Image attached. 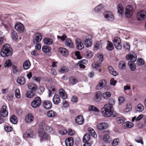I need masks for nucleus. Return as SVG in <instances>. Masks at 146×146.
<instances>
[{
    "instance_id": "1",
    "label": "nucleus",
    "mask_w": 146,
    "mask_h": 146,
    "mask_svg": "<svg viewBox=\"0 0 146 146\" xmlns=\"http://www.w3.org/2000/svg\"><path fill=\"white\" fill-rule=\"evenodd\" d=\"M126 59L129 61L128 63V64L132 71H134L136 69V66L133 62H135L136 60V55L133 52H130L128 55L126 56Z\"/></svg>"
},
{
    "instance_id": "55",
    "label": "nucleus",
    "mask_w": 146,
    "mask_h": 146,
    "mask_svg": "<svg viewBox=\"0 0 146 146\" xmlns=\"http://www.w3.org/2000/svg\"><path fill=\"white\" fill-rule=\"evenodd\" d=\"M68 71V69L67 67L64 66L59 70V71L61 73H64L67 72Z\"/></svg>"
},
{
    "instance_id": "25",
    "label": "nucleus",
    "mask_w": 146,
    "mask_h": 146,
    "mask_svg": "<svg viewBox=\"0 0 146 146\" xmlns=\"http://www.w3.org/2000/svg\"><path fill=\"white\" fill-rule=\"evenodd\" d=\"M102 96V92L100 91L97 92L94 98V100L97 102H99L101 100Z\"/></svg>"
},
{
    "instance_id": "13",
    "label": "nucleus",
    "mask_w": 146,
    "mask_h": 146,
    "mask_svg": "<svg viewBox=\"0 0 146 146\" xmlns=\"http://www.w3.org/2000/svg\"><path fill=\"white\" fill-rule=\"evenodd\" d=\"M42 36L41 34L39 33H36L35 36V37L33 39V42L35 44L40 42L42 40Z\"/></svg>"
},
{
    "instance_id": "30",
    "label": "nucleus",
    "mask_w": 146,
    "mask_h": 146,
    "mask_svg": "<svg viewBox=\"0 0 146 146\" xmlns=\"http://www.w3.org/2000/svg\"><path fill=\"white\" fill-rule=\"evenodd\" d=\"M108 70L110 73L115 76H116L118 74V73L114 70L113 68L111 66H109L108 67Z\"/></svg>"
},
{
    "instance_id": "27",
    "label": "nucleus",
    "mask_w": 146,
    "mask_h": 146,
    "mask_svg": "<svg viewBox=\"0 0 146 146\" xmlns=\"http://www.w3.org/2000/svg\"><path fill=\"white\" fill-rule=\"evenodd\" d=\"M59 95L62 98L65 99L67 98V95L65 91L63 89L59 90Z\"/></svg>"
},
{
    "instance_id": "28",
    "label": "nucleus",
    "mask_w": 146,
    "mask_h": 146,
    "mask_svg": "<svg viewBox=\"0 0 146 146\" xmlns=\"http://www.w3.org/2000/svg\"><path fill=\"white\" fill-rule=\"evenodd\" d=\"M65 44L66 46H68L70 48H73L74 47V44L70 39H66L65 41Z\"/></svg>"
},
{
    "instance_id": "2",
    "label": "nucleus",
    "mask_w": 146,
    "mask_h": 146,
    "mask_svg": "<svg viewBox=\"0 0 146 146\" xmlns=\"http://www.w3.org/2000/svg\"><path fill=\"white\" fill-rule=\"evenodd\" d=\"M12 54L13 51L10 45L6 44L3 46L0 52V54L2 57H7Z\"/></svg>"
},
{
    "instance_id": "26",
    "label": "nucleus",
    "mask_w": 146,
    "mask_h": 146,
    "mask_svg": "<svg viewBox=\"0 0 146 146\" xmlns=\"http://www.w3.org/2000/svg\"><path fill=\"white\" fill-rule=\"evenodd\" d=\"M52 101L54 104H58L60 102V99L59 96L56 94H55L53 96Z\"/></svg>"
},
{
    "instance_id": "59",
    "label": "nucleus",
    "mask_w": 146,
    "mask_h": 146,
    "mask_svg": "<svg viewBox=\"0 0 146 146\" xmlns=\"http://www.w3.org/2000/svg\"><path fill=\"white\" fill-rule=\"evenodd\" d=\"M102 45L101 42H97L95 44L94 47L96 49H98L102 47Z\"/></svg>"
},
{
    "instance_id": "64",
    "label": "nucleus",
    "mask_w": 146,
    "mask_h": 146,
    "mask_svg": "<svg viewBox=\"0 0 146 146\" xmlns=\"http://www.w3.org/2000/svg\"><path fill=\"white\" fill-rule=\"evenodd\" d=\"M59 132L60 134L64 135L67 133V131L64 128H63L62 129L59 130Z\"/></svg>"
},
{
    "instance_id": "48",
    "label": "nucleus",
    "mask_w": 146,
    "mask_h": 146,
    "mask_svg": "<svg viewBox=\"0 0 146 146\" xmlns=\"http://www.w3.org/2000/svg\"><path fill=\"white\" fill-rule=\"evenodd\" d=\"M126 67V64L125 62L123 61H120L119 64V68L121 70H124Z\"/></svg>"
},
{
    "instance_id": "50",
    "label": "nucleus",
    "mask_w": 146,
    "mask_h": 146,
    "mask_svg": "<svg viewBox=\"0 0 146 146\" xmlns=\"http://www.w3.org/2000/svg\"><path fill=\"white\" fill-rule=\"evenodd\" d=\"M144 110V107L143 104H139L137 105V112H141Z\"/></svg>"
},
{
    "instance_id": "16",
    "label": "nucleus",
    "mask_w": 146,
    "mask_h": 146,
    "mask_svg": "<svg viewBox=\"0 0 146 146\" xmlns=\"http://www.w3.org/2000/svg\"><path fill=\"white\" fill-rule=\"evenodd\" d=\"M75 121L77 124L79 125H82L84 123V120L83 119L82 115H79L76 118Z\"/></svg>"
},
{
    "instance_id": "32",
    "label": "nucleus",
    "mask_w": 146,
    "mask_h": 146,
    "mask_svg": "<svg viewBox=\"0 0 146 146\" xmlns=\"http://www.w3.org/2000/svg\"><path fill=\"white\" fill-rule=\"evenodd\" d=\"M47 114L48 117L51 118L57 115L56 113L53 110L48 111L47 113Z\"/></svg>"
},
{
    "instance_id": "49",
    "label": "nucleus",
    "mask_w": 146,
    "mask_h": 146,
    "mask_svg": "<svg viewBox=\"0 0 146 146\" xmlns=\"http://www.w3.org/2000/svg\"><path fill=\"white\" fill-rule=\"evenodd\" d=\"M103 8V6L102 5H100L97 6L94 9L95 12H98L102 10Z\"/></svg>"
},
{
    "instance_id": "41",
    "label": "nucleus",
    "mask_w": 146,
    "mask_h": 146,
    "mask_svg": "<svg viewBox=\"0 0 146 146\" xmlns=\"http://www.w3.org/2000/svg\"><path fill=\"white\" fill-rule=\"evenodd\" d=\"M17 82L20 85H23L25 83V80L23 77H19L17 80Z\"/></svg>"
},
{
    "instance_id": "12",
    "label": "nucleus",
    "mask_w": 146,
    "mask_h": 146,
    "mask_svg": "<svg viewBox=\"0 0 146 146\" xmlns=\"http://www.w3.org/2000/svg\"><path fill=\"white\" fill-rule=\"evenodd\" d=\"M75 44L77 49L79 50H81L84 47V45L81 40L78 38L75 40Z\"/></svg>"
},
{
    "instance_id": "21",
    "label": "nucleus",
    "mask_w": 146,
    "mask_h": 146,
    "mask_svg": "<svg viewBox=\"0 0 146 146\" xmlns=\"http://www.w3.org/2000/svg\"><path fill=\"white\" fill-rule=\"evenodd\" d=\"M73 143V139L72 137L68 138L65 141V144L66 146H72Z\"/></svg>"
},
{
    "instance_id": "39",
    "label": "nucleus",
    "mask_w": 146,
    "mask_h": 146,
    "mask_svg": "<svg viewBox=\"0 0 146 146\" xmlns=\"http://www.w3.org/2000/svg\"><path fill=\"white\" fill-rule=\"evenodd\" d=\"M10 120L11 123L14 124H16L17 122V118L14 115L11 116L10 119Z\"/></svg>"
},
{
    "instance_id": "6",
    "label": "nucleus",
    "mask_w": 146,
    "mask_h": 146,
    "mask_svg": "<svg viewBox=\"0 0 146 146\" xmlns=\"http://www.w3.org/2000/svg\"><path fill=\"white\" fill-rule=\"evenodd\" d=\"M133 13V8L130 5H127L125 11V16L128 18L132 16Z\"/></svg>"
},
{
    "instance_id": "34",
    "label": "nucleus",
    "mask_w": 146,
    "mask_h": 146,
    "mask_svg": "<svg viewBox=\"0 0 146 146\" xmlns=\"http://www.w3.org/2000/svg\"><path fill=\"white\" fill-rule=\"evenodd\" d=\"M43 42L44 44L50 45L52 44L53 43L52 40L50 38H45L43 39Z\"/></svg>"
},
{
    "instance_id": "43",
    "label": "nucleus",
    "mask_w": 146,
    "mask_h": 146,
    "mask_svg": "<svg viewBox=\"0 0 146 146\" xmlns=\"http://www.w3.org/2000/svg\"><path fill=\"white\" fill-rule=\"evenodd\" d=\"M48 132L51 134H53L54 133V131L53 129L47 125L45 126L44 128Z\"/></svg>"
},
{
    "instance_id": "33",
    "label": "nucleus",
    "mask_w": 146,
    "mask_h": 146,
    "mask_svg": "<svg viewBox=\"0 0 146 146\" xmlns=\"http://www.w3.org/2000/svg\"><path fill=\"white\" fill-rule=\"evenodd\" d=\"M51 50V48L48 46L45 45L42 46V50L45 53H49L50 52Z\"/></svg>"
},
{
    "instance_id": "35",
    "label": "nucleus",
    "mask_w": 146,
    "mask_h": 146,
    "mask_svg": "<svg viewBox=\"0 0 146 146\" xmlns=\"http://www.w3.org/2000/svg\"><path fill=\"white\" fill-rule=\"evenodd\" d=\"M90 135L94 138H96L97 135L94 130L92 128H89L88 129Z\"/></svg>"
},
{
    "instance_id": "46",
    "label": "nucleus",
    "mask_w": 146,
    "mask_h": 146,
    "mask_svg": "<svg viewBox=\"0 0 146 146\" xmlns=\"http://www.w3.org/2000/svg\"><path fill=\"white\" fill-rule=\"evenodd\" d=\"M90 135L88 133L86 134L83 137V141L84 142H86L90 140Z\"/></svg>"
},
{
    "instance_id": "54",
    "label": "nucleus",
    "mask_w": 146,
    "mask_h": 146,
    "mask_svg": "<svg viewBox=\"0 0 146 146\" xmlns=\"http://www.w3.org/2000/svg\"><path fill=\"white\" fill-rule=\"evenodd\" d=\"M132 108V106L131 104H127L126 105V108L124 110V111L125 112H128L130 111Z\"/></svg>"
},
{
    "instance_id": "51",
    "label": "nucleus",
    "mask_w": 146,
    "mask_h": 146,
    "mask_svg": "<svg viewBox=\"0 0 146 146\" xmlns=\"http://www.w3.org/2000/svg\"><path fill=\"white\" fill-rule=\"evenodd\" d=\"M115 101L113 99H110L109 101V103L108 104H106V105H109L108 106H111L114 105L115 104Z\"/></svg>"
},
{
    "instance_id": "7",
    "label": "nucleus",
    "mask_w": 146,
    "mask_h": 146,
    "mask_svg": "<svg viewBox=\"0 0 146 146\" xmlns=\"http://www.w3.org/2000/svg\"><path fill=\"white\" fill-rule=\"evenodd\" d=\"M113 43L116 48L121 50L122 48V45L120 38L118 37H115L113 40Z\"/></svg>"
},
{
    "instance_id": "29",
    "label": "nucleus",
    "mask_w": 146,
    "mask_h": 146,
    "mask_svg": "<svg viewBox=\"0 0 146 146\" xmlns=\"http://www.w3.org/2000/svg\"><path fill=\"white\" fill-rule=\"evenodd\" d=\"M69 81V84L72 85H74L78 82V80L74 76L70 77Z\"/></svg>"
},
{
    "instance_id": "36",
    "label": "nucleus",
    "mask_w": 146,
    "mask_h": 146,
    "mask_svg": "<svg viewBox=\"0 0 146 146\" xmlns=\"http://www.w3.org/2000/svg\"><path fill=\"white\" fill-rule=\"evenodd\" d=\"M103 140L107 143H109L111 141V138L108 134L106 133L103 136Z\"/></svg>"
},
{
    "instance_id": "3",
    "label": "nucleus",
    "mask_w": 146,
    "mask_h": 146,
    "mask_svg": "<svg viewBox=\"0 0 146 146\" xmlns=\"http://www.w3.org/2000/svg\"><path fill=\"white\" fill-rule=\"evenodd\" d=\"M109 105H105L102 108L101 112L102 114L105 117H110L113 115L115 117L113 113V111L112 110V107L108 106Z\"/></svg>"
},
{
    "instance_id": "60",
    "label": "nucleus",
    "mask_w": 146,
    "mask_h": 146,
    "mask_svg": "<svg viewBox=\"0 0 146 146\" xmlns=\"http://www.w3.org/2000/svg\"><path fill=\"white\" fill-rule=\"evenodd\" d=\"M116 120L119 123H122L125 121L124 119L122 117H118L117 118Z\"/></svg>"
},
{
    "instance_id": "31",
    "label": "nucleus",
    "mask_w": 146,
    "mask_h": 146,
    "mask_svg": "<svg viewBox=\"0 0 146 146\" xmlns=\"http://www.w3.org/2000/svg\"><path fill=\"white\" fill-rule=\"evenodd\" d=\"M28 87V88L31 91H35L37 88V86L34 84L32 83L29 84Z\"/></svg>"
},
{
    "instance_id": "18",
    "label": "nucleus",
    "mask_w": 146,
    "mask_h": 146,
    "mask_svg": "<svg viewBox=\"0 0 146 146\" xmlns=\"http://www.w3.org/2000/svg\"><path fill=\"white\" fill-rule=\"evenodd\" d=\"M106 84V82L105 80H102L100 81L97 85L96 88L98 90H100L105 86Z\"/></svg>"
},
{
    "instance_id": "40",
    "label": "nucleus",
    "mask_w": 146,
    "mask_h": 146,
    "mask_svg": "<svg viewBox=\"0 0 146 146\" xmlns=\"http://www.w3.org/2000/svg\"><path fill=\"white\" fill-rule=\"evenodd\" d=\"M111 94L110 92H105L103 93L102 96L104 98L107 100L111 96Z\"/></svg>"
},
{
    "instance_id": "11",
    "label": "nucleus",
    "mask_w": 146,
    "mask_h": 146,
    "mask_svg": "<svg viewBox=\"0 0 146 146\" xmlns=\"http://www.w3.org/2000/svg\"><path fill=\"white\" fill-rule=\"evenodd\" d=\"M15 29L18 32L22 33L24 30V26L21 23L17 22L15 25Z\"/></svg>"
},
{
    "instance_id": "45",
    "label": "nucleus",
    "mask_w": 146,
    "mask_h": 146,
    "mask_svg": "<svg viewBox=\"0 0 146 146\" xmlns=\"http://www.w3.org/2000/svg\"><path fill=\"white\" fill-rule=\"evenodd\" d=\"M30 63L28 60H26L23 63V67L24 69H27L30 67Z\"/></svg>"
},
{
    "instance_id": "5",
    "label": "nucleus",
    "mask_w": 146,
    "mask_h": 146,
    "mask_svg": "<svg viewBox=\"0 0 146 146\" xmlns=\"http://www.w3.org/2000/svg\"><path fill=\"white\" fill-rule=\"evenodd\" d=\"M41 100L40 98L37 96L35 98L34 100L31 102L32 106L34 108H36L39 107L41 105Z\"/></svg>"
},
{
    "instance_id": "53",
    "label": "nucleus",
    "mask_w": 146,
    "mask_h": 146,
    "mask_svg": "<svg viewBox=\"0 0 146 146\" xmlns=\"http://www.w3.org/2000/svg\"><path fill=\"white\" fill-rule=\"evenodd\" d=\"M61 104L62 105V109L67 108L69 106V104L68 102L65 100L63 101Z\"/></svg>"
},
{
    "instance_id": "24",
    "label": "nucleus",
    "mask_w": 146,
    "mask_h": 146,
    "mask_svg": "<svg viewBox=\"0 0 146 146\" xmlns=\"http://www.w3.org/2000/svg\"><path fill=\"white\" fill-rule=\"evenodd\" d=\"M118 13L120 15H122L124 13V9L122 5L119 4L117 6Z\"/></svg>"
},
{
    "instance_id": "20",
    "label": "nucleus",
    "mask_w": 146,
    "mask_h": 146,
    "mask_svg": "<svg viewBox=\"0 0 146 146\" xmlns=\"http://www.w3.org/2000/svg\"><path fill=\"white\" fill-rule=\"evenodd\" d=\"M38 134L40 137L43 138L44 139H46V138L47 135L43 128H40L39 129Z\"/></svg>"
},
{
    "instance_id": "14",
    "label": "nucleus",
    "mask_w": 146,
    "mask_h": 146,
    "mask_svg": "<svg viewBox=\"0 0 146 146\" xmlns=\"http://www.w3.org/2000/svg\"><path fill=\"white\" fill-rule=\"evenodd\" d=\"M8 113L7 107L5 106H3L0 110V115L3 117H6L8 115Z\"/></svg>"
},
{
    "instance_id": "56",
    "label": "nucleus",
    "mask_w": 146,
    "mask_h": 146,
    "mask_svg": "<svg viewBox=\"0 0 146 146\" xmlns=\"http://www.w3.org/2000/svg\"><path fill=\"white\" fill-rule=\"evenodd\" d=\"M12 65L11 61L10 60H8L6 61L4 64V66L5 67H8Z\"/></svg>"
},
{
    "instance_id": "37",
    "label": "nucleus",
    "mask_w": 146,
    "mask_h": 146,
    "mask_svg": "<svg viewBox=\"0 0 146 146\" xmlns=\"http://www.w3.org/2000/svg\"><path fill=\"white\" fill-rule=\"evenodd\" d=\"M107 49L109 50H111L114 49V46L113 43L108 40L107 42Z\"/></svg>"
},
{
    "instance_id": "38",
    "label": "nucleus",
    "mask_w": 146,
    "mask_h": 146,
    "mask_svg": "<svg viewBox=\"0 0 146 146\" xmlns=\"http://www.w3.org/2000/svg\"><path fill=\"white\" fill-rule=\"evenodd\" d=\"M11 33L12 39L14 40H16L18 38V35L16 31L12 30L11 31Z\"/></svg>"
},
{
    "instance_id": "8",
    "label": "nucleus",
    "mask_w": 146,
    "mask_h": 146,
    "mask_svg": "<svg viewBox=\"0 0 146 146\" xmlns=\"http://www.w3.org/2000/svg\"><path fill=\"white\" fill-rule=\"evenodd\" d=\"M104 15L107 21H111L113 20L114 17L112 13L109 11H106L104 13Z\"/></svg>"
},
{
    "instance_id": "42",
    "label": "nucleus",
    "mask_w": 146,
    "mask_h": 146,
    "mask_svg": "<svg viewBox=\"0 0 146 146\" xmlns=\"http://www.w3.org/2000/svg\"><path fill=\"white\" fill-rule=\"evenodd\" d=\"M123 47L126 51L128 52L129 51L130 46L129 43L127 42H125L123 44Z\"/></svg>"
},
{
    "instance_id": "22",
    "label": "nucleus",
    "mask_w": 146,
    "mask_h": 146,
    "mask_svg": "<svg viewBox=\"0 0 146 146\" xmlns=\"http://www.w3.org/2000/svg\"><path fill=\"white\" fill-rule=\"evenodd\" d=\"M34 119L33 116L32 114L29 113L27 114L26 117L25 121L28 123H30Z\"/></svg>"
},
{
    "instance_id": "9",
    "label": "nucleus",
    "mask_w": 146,
    "mask_h": 146,
    "mask_svg": "<svg viewBox=\"0 0 146 146\" xmlns=\"http://www.w3.org/2000/svg\"><path fill=\"white\" fill-rule=\"evenodd\" d=\"M146 18V12L144 11H141L137 13V20L142 21Z\"/></svg>"
},
{
    "instance_id": "23",
    "label": "nucleus",
    "mask_w": 146,
    "mask_h": 146,
    "mask_svg": "<svg viewBox=\"0 0 146 146\" xmlns=\"http://www.w3.org/2000/svg\"><path fill=\"white\" fill-rule=\"evenodd\" d=\"M33 135V131L31 129H28L26 131L25 133L23 135V137L25 138L30 137H31Z\"/></svg>"
},
{
    "instance_id": "61",
    "label": "nucleus",
    "mask_w": 146,
    "mask_h": 146,
    "mask_svg": "<svg viewBox=\"0 0 146 146\" xmlns=\"http://www.w3.org/2000/svg\"><path fill=\"white\" fill-rule=\"evenodd\" d=\"M125 99L123 97L120 96L118 98V100L119 102V104L121 105L125 101Z\"/></svg>"
},
{
    "instance_id": "63",
    "label": "nucleus",
    "mask_w": 146,
    "mask_h": 146,
    "mask_svg": "<svg viewBox=\"0 0 146 146\" xmlns=\"http://www.w3.org/2000/svg\"><path fill=\"white\" fill-rule=\"evenodd\" d=\"M119 139L118 138H116L114 139L112 143V145L114 146H116L118 143Z\"/></svg>"
},
{
    "instance_id": "47",
    "label": "nucleus",
    "mask_w": 146,
    "mask_h": 146,
    "mask_svg": "<svg viewBox=\"0 0 146 146\" xmlns=\"http://www.w3.org/2000/svg\"><path fill=\"white\" fill-rule=\"evenodd\" d=\"M35 93L31 91H28L26 94V96L29 98H31L35 95Z\"/></svg>"
},
{
    "instance_id": "17",
    "label": "nucleus",
    "mask_w": 146,
    "mask_h": 146,
    "mask_svg": "<svg viewBox=\"0 0 146 146\" xmlns=\"http://www.w3.org/2000/svg\"><path fill=\"white\" fill-rule=\"evenodd\" d=\"M58 51L63 56H66L68 54V51L66 48L60 47L58 50Z\"/></svg>"
},
{
    "instance_id": "57",
    "label": "nucleus",
    "mask_w": 146,
    "mask_h": 146,
    "mask_svg": "<svg viewBox=\"0 0 146 146\" xmlns=\"http://www.w3.org/2000/svg\"><path fill=\"white\" fill-rule=\"evenodd\" d=\"M89 110L90 111H94L96 112H98L99 111L98 110L93 106L89 107Z\"/></svg>"
},
{
    "instance_id": "44",
    "label": "nucleus",
    "mask_w": 146,
    "mask_h": 146,
    "mask_svg": "<svg viewBox=\"0 0 146 146\" xmlns=\"http://www.w3.org/2000/svg\"><path fill=\"white\" fill-rule=\"evenodd\" d=\"M55 91V89L53 86H51L48 89V95L49 97H51L52 95L54 94V92Z\"/></svg>"
},
{
    "instance_id": "19",
    "label": "nucleus",
    "mask_w": 146,
    "mask_h": 146,
    "mask_svg": "<svg viewBox=\"0 0 146 146\" xmlns=\"http://www.w3.org/2000/svg\"><path fill=\"white\" fill-rule=\"evenodd\" d=\"M38 134L40 137L43 138L44 139H46V138L47 135L43 128H40L39 129Z\"/></svg>"
},
{
    "instance_id": "52",
    "label": "nucleus",
    "mask_w": 146,
    "mask_h": 146,
    "mask_svg": "<svg viewBox=\"0 0 146 146\" xmlns=\"http://www.w3.org/2000/svg\"><path fill=\"white\" fill-rule=\"evenodd\" d=\"M92 66L93 68L97 69L101 66V64L100 63L95 62L92 64Z\"/></svg>"
},
{
    "instance_id": "15",
    "label": "nucleus",
    "mask_w": 146,
    "mask_h": 146,
    "mask_svg": "<svg viewBox=\"0 0 146 146\" xmlns=\"http://www.w3.org/2000/svg\"><path fill=\"white\" fill-rule=\"evenodd\" d=\"M108 125L107 123L103 122L98 124L96 126L97 129L99 130L105 129L108 127Z\"/></svg>"
},
{
    "instance_id": "10",
    "label": "nucleus",
    "mask_w": 146,
    "mask_h": 146,
    "mask_svg": "<svg viewBox=\"0 0 146 146\" xmlns=\"http://www.w3.org/2000/svg\"><path fill=\"white\" fill-rule=\"evenodd\" d=\"M42 105L44 108L46 109L49 110L51 108L52 104L51 102L48 100H44L42 102Z\"/></svg>"
},
{
    "instance_id": "62",
    "label": "nucleus",
    "mask_w": 146,
    "mask_h": 146,
    "mask_svg": "<svg viewBox=\"0 0 146 146\" xmlns=\"http://www.w3.org/2000/svg\"><path fill=\"white\" fill-rule=\"evenodd\" d=\"M15 96L17 98H19L20 97V90L19 89H16L15 90Z\"/></svg>"
},
{
    "instance_id": "4",
    "label": "nucleus",
    "mask_w": 146,
    "mask_h": 146,
    "mask_svg": "<svg viewBox=\"0 0 146 146\" xmlns=\"http://www.w3.org/2000/svg\"><path fill=\"white\" fill-rule=\"evenodd\" d=\"M92 36L90 35H88L83 38V42L86 47H89L92 46Z\"/></svg>"
},
{
    "instance_id": "58",
    "label": "nucleus",
    "mask_w": 146,
    "mask_h": 146,
    "mask_svg": "<svg viewBox=\"0 0 146 146\" xmlns=\"http://www.w3.org/2000/svg\"><path fill=\"white\" fill-rule=\"evenodd\" d=\"M144 60L141 58L137 59V65L141 66L144 64Z\"/></svg>"
}]
</instances>
